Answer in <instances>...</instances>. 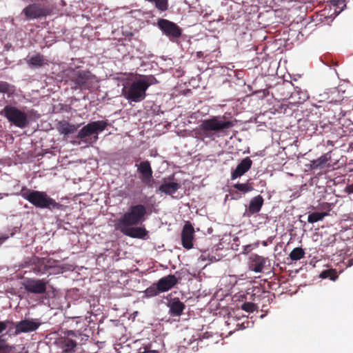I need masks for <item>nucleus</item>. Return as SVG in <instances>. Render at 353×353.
Wrapping results in <instances>:
<instances>
[{
	"mask_svg": "<svg viewBox=\"0 0 353 353\" xmlns=\"http://www.w3.org/2000/svg\"><path fill=\"white\" fill-rule=\"evenodd\" d=\"M203 52L200 51V52H198L196 53V57H197L198 58H201V57H203Z\"/></svg>",
	"mask_w": 353,
	"mask_h": 353,
	"instance_id": "e433bc0d",
	"label": "nucleus"
},
{
	"mask_svg": "<svg viewBox=\"0 0 353 353\" xmlns=\"http://www.w3.org/2000/svg\"><path fill=\"white\" fill-rule=\"evenodd\" d=\"M234 187L235 189L243 193L253 190V188L248 183H236Z\"/></svg>",
	"mask_w": 353,
	"mask_h": 353,
	"instance_id": "c85d7f7f",
	"label": "nucleus"
},
{
	"mask_svg": "<svg viewBox=\"0 0 353 353\" xmlns=\"http://www.w3.org/2000/svg\"><path fill=\"white\" fill-rule=\"evenodd\" d=\"M146 90L145 87L139 79L133 81L128 87H125L122 94L128 100L137 103L145 98Z\"/></svg>",
	"mask_w": 353,
	"mask_h": 353,
	"instance_id": "423d86ee",
	"label": "nucleus"
},
{
	"mask_svg": "<svg viewBox=\"0 0 353 353\" xmlns=\"http://www.w3.org/2000/svg\"><path fill=\"white\" fill-rule=\"evenodd\" d=\"M10 92V85L6 81H0V92L9 93Z\"/></svg>",
	"mask_w": 353,
	"mask_h": 353,
	"instance_id": "7c9ffc66",
	"label": "nucleus"
},
{
	"mask_svg": "<svg viewBox=\"0 0 353 353\" xmlns=\"http://www.w3.org/2000/svg\"><path fill=\"white\" fill-rule=\"evenodd\" d=\"M147 210L145 205H132L119 219L117 220L115 228L124 235L134 239H147L148 232L144 227L137 226L145 221Z\"/></svg>",
	"mask_w": 353,
	"mask_h": 353,
	"instance_id": "f257e3e1",
	"label": "nucleus"
},
{
	"mask_svg": "<svg viewBox=\"0 0 353 353\" xmlns=\"http://www.w3.org/2000/svg\"><path fill=\"white\" fill-rule=\"evenodd\" d=\"M13 321L6 320L3 321H0V334H1L9 325H14Z\"/></svg>",
	"mask_w": 353,
	"mask_h": 353,
	"instance_id": "2f4dec72",
	"label": "nucleus"
},
{
	"mask_svg": "<svg viewBox=\"0 0 353 353\" xmlns=\"http://www.w3.org/2000/svg\"><path fill=\"white\" fill-rule=\"evenodd\" d=\"M345 192L348 194H353V183L347 185L345 188Z\"/></svg>",
	"mask_w": 353,
	"mask_h": 353,
	"instance_id": "f704fd0d",
	"label": "nucleus"
},
{
	"mask_svg": "<svg viewBox=\"0 0 353 353\" xmlns=\"http://www.w3.org/2000/svg\"><path fill=\"white\" fill-rule=\"evenodd\" d=\"M140 80L143 84V85L145 87L146 90L148 88L150 85L158 83L156 78L152 75L145 76L142 79H140Z\"/></svg>",
	"mask_w": 353,
	"mask_h": 353,
	"instance_id": "bb28decb",
	"label": "nucleus"
},
{
	"mask_svg": "<svg viewBox=\"0 0 353 353\" xmlns=\"http://www.w3.org/2000/svg\"><path fill=\"white\" fill-rule=\"evenodd\" d=\"M305 252L301 248H296L292 250L290 254V257L292 261H298L304 256Z\"/></svg>",
	"mask_w": 353,
	"mask_h": 353,
	"instance_id": "393cba45",
	"label": "nucleus"
},
{
	"mask_svg": "<svg viewBox=\"0 0 353 353\" xmlns=\"http://www.w3.org/2000/svg\"><path fill=\"white\" fill-rule=\"evenodd\" d=\"M30 68H39L48 64V61L40 53H37L26 61Z\"/></svg>",
	"mask_w": 353,
	"mask_h": 353,
	"instance_id": "f3484780",
	"label": "nucleus"
},
{
	"mask_svg": "<svg viewBox=\"0 0 353 353\" xmlns=\"http://www.w3.org/2000/svg\"><path fill=\"white\" fill-rule=\"evenodd\" d=\"M199 260L202 261H205V258L204 256H203L202 255L199 257Z\"/></svg>",
	"mask_w": 353,
	"mask_h": 353,
	"instance_id": "4c0bfd02",
	"label": "nucleus"
},
{
	"mask_svg": "<svg viewBox=\"0 0 353 353\" xmlns=\"http://www.w3.org/2000/svg\"><path fill=\"white\" fill-rule=\"evenodd\" d=\"M233 126L230 121H223L219 117H214L212 119H205L199 125L202 134L205 137L213 138L214 133H219Z\"/></svg>",
	"mask_w": 353,
	"mask_h": 353,
	"instance_id": "20e7f679",
	"label": "nucleus"
},
{
	"mask_svg": "<svg viewBox=\"0 0 353 353\" xmlns=\"http://www.w3.org/2000/svg\"><path fill=\"white\" fill-rule=\"evenodd\" d=\"M194 228L190 223H185L181 233V242L183 246L186 249L192 248V240L194 238Z\"/></svg>",
	"mask_w": 353,
	"mask_h": 353,
	"instance_id": "ddd939ff",
	"label": "nucleus"
},
{
	"mask_svg": "<svg viewBox=\"0 0 353 353\" xmlns=\"http://www.w3.org/2000/svg\"><path fill=\"white\" fill-rule=\"evenodd\" d=\"M159 28L170 38H178L181 35V28L174 23L165 19H160L157 21Z\"/></svg>",
	"mask_w": 353,
	"mask_h": 353,
	"instance_id": "1a4fd4ad",
	"label": "nucleus"
},
{
	"mask_svg": "<svg viewBox=\"0 0 353 353\" xmlns=\"http://www.w3.org/2000/svg\"><path fill=\"white\" fill-rule=\"evenodd\" d=\"M331 273H332L331 270H327L323 271L321 273L320 276H321V278L325 279V278H327V277L330 276Z\"/></svg>",
	"mask_w": 353,
	"mask_h": 353,
	"instance_id": "72a5a7b5",
	"label": "nucleus"
},
{
	"mask_svg": "<svg viewBox=\"0 0 353 353\" xmlns=\"http://www.w3.org/2000/svg\"><path fill=\"white\" fill-rule=\"evenodd\" d=\"M24 289L32 294H44L46 292L47 282L43 279H28L23 281Z\"/></svg>",
	"mask_w": 353,
	"mask_h": 353,
	"instance_id": "9d476101",
	"label": "nucleus"
},
{
	"mask_svg": "<svg viewBox=\"0 0 353 353\" xmlns=\"http://www.w3.org/2000/svg\"><path fill=\"white\" fill-rule=\"evenodd\" d=\"M159 292H160V290L157 284L151 285L145 291V296L148 297L157 296Z\"/></svg>",
	"mask_w": 353,
	"mask_h": 353,
	"instance_id": "cd10ccee",
	"label": "nucleus"
},
{
	"mask_svg": "<svg viewBox=\"0 0 353 353\" xmlns=\"http://www.w3.org/2000/svg\"><path fill=\"white\" fill-rule=\"evenodd\" d=\"M93 76L88 71L78 70L74 72L71 81L74 83L75 89H88Z\"/></svg>",
	"mask_w": 353,
	"mask_h": 353,
	"instance_id": "6e6552de",
	"label": "nucleus"
},
{
	"mask_svg": "<svg viewBox=\"0 0 353 353\" xmlns=\"http://www.w3.org/2000/svg\"><path fill=\"white\" fill-rule=\"evenodd\" d=\"M135 167H137V172L140 174L139 179L141 183L148 188H152L154 183L153 171L150 161H143L138 163V161H137Z\"/></svg>",
	"mask_w": 353,
	"mask_h": 353,
	"instance_id": "0eeeda50",
	"label": "nucleus"
},
{
	"mask_svg": "<svg viewBox=\"0 0 353 353\" xmlns=\"http://www.w3.org/2000/svg\"><path fill=\"white\" fill-rule=\"evenodd\" d=\"M263 204V199L261 195L252 198L250 202L248 212L253 214L259 212Z\"/></svg>",
	"mask_w": 353,
	"mask_h": 353,
	"instance_id": "aec40b11",
	"label": "nucleus"
},
{
	"mask_svg": "<svg viewBox=\"0 0 353 353\" xmlns=\"http://www.w3.org/2000/svg\"><path fill=\"white\" fill-rule=\"evenodd\" d=\"M168 306L170 309L169 313L173 316H179L182 314L185 306L178 298L171 299Z\"/></svg>",
	"mask_w": 353,
	"mask_h": 353,
	"instance_id": "a211bd4d",
	"label": "nucleus"
},
{
	"mask_svg": "<svg viewBox=\"0 0 353 353\" xmlns=\"http://www.w3.org/2000/svg\"><path fill=\"white\" fill-rule=\"evenodd\" d=\"M41 323L37 319H29L16 323L14 334L30 332L37 330Z\"/></svg>",
	"mask_w": 353,
	"mask_h": 353,
	"instance_id": "9b49d317",
	"label": "nucleus"
},
{
	"mask_svg": "<svg viewBox=\"0 0 353 353\" xmlns=\"http://www.w3.org/2000/svg\"><path fill=\"white\" fill-rule=\"evenodd\" d=\"M15 347L7 343L4 339L0 337V353H13Z\"/></svg>",
	"mask_w": 353,
	"mask_h": 353,
	"instance_id": "b1692460",
	"label": "nucleus"
},
{
	"mask_svg": "<svg viewBox=\"0 0 353 353\" xmlns=\"http://www.w3.org/2000/svg\"><path fill=\"white\" fill-rule=\"evenodd\" d=\"M344 2L345 0H332V4L337 8L340 9L339 12L342 11L343 10V8L346 6Z\"/></svg>",
	"mask_w": 353,
	"mask_h": 353,
	"instance_id": "473e14b6",
	"label": "nucleus"
},
{
	"mask_svg": "<svg viewBox=\"0 0 353 353\" xmlns=\"http://www.w3.org/2000/svg\"><path fill=\"white\" fill-rule=\"evenodd\" d=\"M181 188V185L176 182H164L159 188L161 192L166 194H172Z\"/></svg>",
	"mask_w": 353,
	"mask_h": 353,
	"instance_id": "412c9836",
	"label": "nucleus"
},
{
	"mask_svg": "<svg viewBox=\"0 0 353 353\" xmlns=\"http://www.w3.org/2000/svg\"><path fill=\"white\" fill-rule=\"evenodd\" d=\"M251 259L252 261V270L255 272H261L265 265V259L258 255L253 256Z\"/></svg>",
	"mask_w": 353,
	"mask_h": 353,
	"instance_id": "4be33fe9",
	"label": "nucleus"
},
{
	"mask_svg": "<svg viewBox=\"0 0 353 353\" xmlns=\"http://www.w3.org/2000/svg\"><path fill=\"white\" fill-rule=\"evenodd\" d=\"M329 160L327 154L322 155L319 159L313 160L311 161V168L312 169H318L321 168L324 164H325Z\"/></svg>",
	"mask_w": 353,
	"mask_h": 353,
	"instance_id": "5701e85b",
	"label": "nucleus"
},
{
	"mask_svg": "<svg viewBox=\"0 0 353 353\" xmlns=\"http://www.w3.org/2000/svg\"><path fill=\"white\" fill-rule=\"evenodd\" d=\"M79 126V125L70 124L68 122L63 121L59 122L57 130L61 134L68 135L75 132L77 130Z\"/></svg>",
	"mask_w": 353,
	"mask_h": 353,
	"instance_id": "6ab92c4d",
	"label": "nucleus"
},
{
	"mask_svg": "<svg viewBox=\"0 0 353 353\" xmlns=\"http://www.w3.org/2000/svg\"><path fill=\"white\" fill-rule=\"evenodd\" d=\"M257 306L251 302H245L241 305V309L245 312H252L256 310Z\"/></svg>",
	"mask_w": 353,
	"mask_h": 353,
	"instance_id": "c756f323",
	"label": "nucleus"
},
{
	"mask_svg": "<svg viewBox=\"0 0 353 353\" xmlns=\"http://www.w3.org/2000/svg\"><path fill=\"white\" fill-rule=\"evenodd\" d=\"M327 215V212H313L309 214L307 217V221L309 223H313L322 220Z\"/></svg>",
	"mask_w": 353,
	"mask_h": 353,
	"instance_id": "a878e982",
	"label": "nucleus"
},
{
	"mask_svg": "<svg viewBox=\"0 0 353 353\" xmlns=\"http://www.w3.org/2000/svg\"><path fill=\"white\" fill-rule=\"evenodd\" d=\"M108 126L105 121H92L83 126L78 132L77 138L85 143H95L99 133L103 131Z\"/></svg>",
	"mask_w": 353,
	"mask_h": 353,
	"instance_id": "7ed1b4c3",
	"label": "nucleus"
},
{
	"mask_svg": "<svg viewBox=\"0 0 353 353\" xmlns=\"http://www.w3.org/2000/svg\"><path fill=\"white\" fill-rule=\"evenodd\" d=\"M23 12L29 19H34L46 17L49 14V10L40 4L32 3L28 5L23 10Z\"/></svg>",
	"mask_w": 353,
	"mask_h": 353,
	"instance_id": "f8f14e48",
	"label": "nucleus"
},
{
	"mask_svg": "<svg viewBox=\"0 0 353 353\" xmlns=\"http://www.w3.org/2000/svg\"><path fill=\"white\" fill-rule=\"evenodd\" d=\"M19 194L38 208L52 210H60L63 206L50 197L46 192L30 190L26 188H23Z\"/></svg>",
	"mask_w": 353,
	"mask_h": 353,
	"instance_id": "f03ea898",
	"label": "nucleus"
},
{
	"mask_svg": "<svg viewBox=\"0 0 353 353\" xmlns=\"http://www.w3.org/2000/svg\"><path fill=\"white\" fill-rule=\"evenodd\" d=\"M252 165V161L250 157L243 159L236 166V169L232 172L231 178L235 179L241 176L247 172Z\"/></svg>",
	"mask_w": 353,
	"mask_h": 353,
	"instance_id": "4468645a",
	"label": "nucleus"
},
{
	"mask_svg": "<svg viewBox=\"0 0 353 353\" xmlns=\"http://www.w3.org/2000/svg\"><path fill=\"white\" fill-rule=\"evenodd\" d=\"M1 114L19 128H24L28 125L27 114L14 106L6 105L1 112Z\"/></svg>",
	"mask_w": 353,
	"mask_h": 353,
	"instance_id": "39448f33",
	"label": "nucleus"
},
{
	"mask_svg": "<svg viewBox=\"0 0 353 353\" xmlns=\"http://www.w3.org/2000/svg\"><path fill=\"white\" fill-rule=\"evenodd\" d=\"M65 334H66L65 337H68V338H69V336H77L76 332L74 330H68L65 332Z\"/></svg>",
	"mask_w": 353,
	"mask_h": 353,
	"instance_id": "c9c22d12",
	"label": "nucleus"
},
{
	"mask_svg": "<svg viewBox=\"0 0 353 353\" xmlns=\"http://www.w3.org/2000/svg\"><path fill=\"white\" fill-rule=\"evenodd\" d=\"M177 278L173 274H170L160 279L157 283V285L160 292H163L170 290L177 283Z\"/></svg>",
	"mask_w": 353,
	"mask_h": 353,
	"instance_id": "dca6fc26",
	"label": "nucleus"
},
{
	"mask_svg": "<svg viewBox=\"0 0 353 353\" xmlns=\"http://www.w3.org/2000/svg\"><path fill=\"white\" fill-rule=\"evenodd\" d=\"M57 345L64 353H74L77 343L68 337H61L57 341Z\"/></svg>",
	"mask_w": 353,
	"mask_h": 353,
	"instance_id": "2eb2a0df",
	"label": "nucleus"
}]
</instances>
